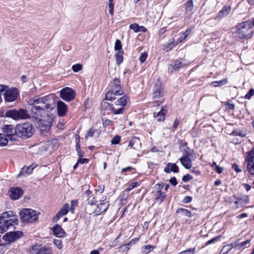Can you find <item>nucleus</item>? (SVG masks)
<instances>
[{
    "mask_svg": "<svg viewBox=\"0 0 254 254\" xmlns=\"http://www.w3.org/2000/svg\"><path fill=\"white\" fill-rule=\"evenodd\" d=\"M51 101L49 96H44L31 100L32 102L30 104L32 106L31 109L32 118L45 126L46 128L50 127L52 123V119L46 111V110H51L53 108L50 104Z\"/></svg>",
    "mask_w": 254,
    "mask_h": 254,
    "instance_id": "1",
    "label": "nucleus"
},
{
    "mask_svg": "<svg viewBox=\"0 0 254 254\" xmlns=\"http://www.w3.org/2000/svg\"><path fill=\"white\" fill-rule=\"evenodd\" d=\"M18 220L12 211H5L0 215V233H3L17 224Z\"/></svg>",
    "mask_w": 254,
    "mask_h": 254,
    "instance_id": "2",
    "label": "nucleus"
},
{
    "mask_svg": "<svg viewBox=\"0 0 254 254\" xmlns=\"http://www.w3.org/2000/svg\"><path fill=\"white\" fill-rule=\"evenodd\" d=\"M17 137L26 139L30 137L34 132L33 125L29 122L17 124L16 125Z\"/></svg>",
    "mask_w": 254,
    "mask_h": 254,
    "instance_id": "3",
    "label": "nucleus"
},
{
    "mask_svg": "<svg viewBox=\"0 0 254 254\" xmlns=\"http://www.w3.org/2000/svg\"><path fill=\"white\" fill-rule=\"evenodd\" d=\"M20 219L23 222L32 223L37 220L38 215L36 211L24 209L19 212Z\"/></svg>",
    "mask_w": 254,
    "mask_h": 254,
    "instance_id": "4",
    "label": "nucleus"
},
{
    "mask_svg": "<svg viewBox=\"0 0 254 254\" xmlns=\"http://www.w3.org/2000/svg\"><path fill=\"white\" fill-rule=\"evenodd\" d=\"M75 91L70 87H64L60 92V97L66 102L73 100L75 97Z\"/></svg>",
    "mask_w": 254,
    "mask_h": 254,
    "instance_id": "5",
    "label": "nucleus"
},
{
    "mask_svg": "<svg viewBox=\"0 0 254 254\" xmlns=\"http://www.w3.org/2000/svg\"><path fill=\"white\" fill-rule=\"evenodd\" d=\"M245 161L248 172L250 174L254 175V148L247 153Z\"/></svg>",
    "mask_w": 254,
    "mask_h": 254,
    "instance_id": "6",
    "label": "nucleus"
},
{
    "mask_svg": "<svg viewBox=\"0 0 254 254\" xmlns=\"http://www.w3.org/2000/svg\"><path fill=\"white\" fill-rule=\"evenodd\" d=\"M163 88L160 85L155 84L154 87L153 99L154 102L157 103V105H159L163 102L162 100H159V99L163 96Z\"/></svg>",
    "mask_w": 254,
    "mask_h": 254,
    "instance_id": "7",
    "label": "nucleus"
},
{
    "mask_svg": "<svg viewBox=\"0 0 254 254\" xmlns=\"http://www.w3.org/2000/svg\"><path fill=\"white\" fill-rule=\"evenodd\" d=\"M23 235V232L20 231L10 232L2 236V239L4 241L13 242L21 238Z\"/></svg>",
    "mask_w": 254,
    "mask_h": 254,
    "instance_id": "8",
    "label": "nucleus"
},
{
    "mask_svg": "<svg viewBox=\"0 0 254 254\" xmlns=\"http://www.w3.org/2000/svg\"><path fill=\"white\" fill-rule=\"evenodd\" d=\"M18 92L16 88H12L8 89L4 92V99L5 102H12L15 101L18 96Z\"/></svg>",
    "mask_w": 254,
    "mask_h": 254,
    "instance_id": "9",
    "label": "nucleus"
},
{
    "mask_svg": "<svg viewBox=\"0 0 254 254\" xmlns=\"http://www.w3.org/2000/svg\"><path fill=\"white\" fill-rule=\"evenodd\" d=\"M163 187L164 185L163 184H157L154 187V189L156 190V191H154L155 199L160 203L163 201L166 196V194L162 191Z\"/></svg>",
    "mask_w": 254,
    "mask_h": 254,
    "instance_id": "10",
    "label": "nucleus"
},
{
    "mask_svg": "<svg viewBox=\"0 0 254 254\" xmlns=\"http://www.w3.org/2000/svg\"><path fill=\"white\" fill-rule=\"evenodd\" d=\"M31 250L35 254H52V250L50 248L37 244L32 246Z\"/></svg>",
    "mask_w": 254,
    "mask_h": 254,
    "instance_id": "11",
    "label": "nucleus"
},
{
    "mask_svg": "<svg viewBox=\"0 0 254 254\" xmlns=\"http://www.w3.org/2000/svg\"><path fill=\"white\" fill-rule=\"evenodd\" d=\"M103 200L102 202L96 205V207L93 209V213L95 215H99L102 212L106 211L109 206V203L108 201H104L106 199V197H103Z\"/></svg>",
    "mask_w": 254,
    "mask_h": 254,
    "instance_id": "12",
    "label": "nucleus"
},
{
    "mask_svg": "<svg viewBox=\"0 0 254 254\" xmlns=\"http://www.w3.org/2000/svg\"><path fill=\"white\" fill-rule=\"evenodd\" d=\"M2 132L6 135V137L17 136V130H16V126L12 125H5L2 127Z\"/></svg>",
    "mask_w": 254,
    "mask_h": 254,
    "instance_id": "13",
    "label": "nucleus"
},
{
    "mask_svg": "<svg viewBox=\"0 0 254 254\" xmlns=\"http://www.w3.org/2000/svg\"><path fill=\"white\" fill-rule=\"evenodd\" d=\"M111 90H114L115 94L121 95L123 94V91L121 89L120 80L117 77L114 78L113 80L110 83Z\"/></svg>",
    "mask_w": 254,
    "mask_h": 254,
    "instance_id": "14",
    "label": "nucleus"
},
{
    "mask_svg": "<svg viewBox=\"0 0 254 254\" xmlns=\"http://www.w3.org/2000/svg\"><path fill=\"white\" fill-rule=\"evenodd\" d=\"M87 204L85 207L86 212L89 214H91L93 213V209L96 207L95 197L91 195L87 198Z\"/></svg>",
    "mask_w": 254,
    "mask_h": 254,
    "instance_id": "15",
    "label": "nucleus"
},
{
    "mask_svg": "<svg viewBox=\"0 0 254 254\" xmlns=\"http://www.w3.org/2000/svg\"><path fill=\"white\" fill-rule=\"evenodd\" d=\"M23 190L20 188H12L9 191V195L11 199H18L23 194Z\"/></svg>",
    "mask_w": 254,
    "mask_h": 254,
    "instance_id": "16",
    "label": "nucleus"
},
{
    "mask_svg": "<svg viewBox=\"0 0 254 254\" xmlns=\"http://www.w3.org/2000/svg\"><path fill=\"white\" fill-rule=\"evenodd\" d=\"M37 166V165L35 163H33L31 165L27 167L24 166L20 170L18 177H19L21 176H27L30 175L32 172L33 169Z\"/></svg>",
    "mask_w": 254,
    "mask_h": 254,
    "instance_id": "17",
    "label": "nucleus"
},
{
    "mask_svg": "<svg viewBox=\"0 0 254 254\" xmlns=\"http://www.w3.org/2000/svg\"><path fill=\"white\" fill-rule=\"evenodd\" d=\"M69 209V205L68 203L65 204L58 212V213L55 216L53 219V222H57L60 217L66 215Z\"/></svg>",
    "mask_w": 254,
    "mask_h": 254,
    "instance_id": "18",
    "label": "nucleus"
},
{
    "mask_svg": "<svg viewBox=\"0 0 254 254\" xmlns=\"http://www.w3.org/2000/svg\"><path fill=\"white\" fill-rule=\"evenodd\" d=\"M57 110L59 116L63 117L66 114L67 106L63 101H59L57 102Z\"/></svg>",
    "mask_w": 254,
    "mask_h": 254,
    "instance_id": "19",
    "label": "nucleus"
},
{
    "mask_svg": "<svg viewBox=\"0 0 254 254\" xmlns=\"http://www.w3.org/2000/svg\"><path fill=\"white\" fill-rule=\"evenodd\" d=\"M191 156H182L179 160L183 167L186 169H190L192 167V162L190 158Z\"/></svg>",
    "mask_w": 254,
    "mask_h": 254,
    "instance_id": "20",
    "label": "nucleus"
},
{
    "mask_svg": "<svg viewBox=\"0 0 254 254\" xmlns=\"http://www.w3.org/2000/svg\"><path fill=\"white\" fill-rule=\"evenodd\" d=\"M30 117L29 114L27 111L23 109H20L16 110V118L17 121L26 120L29 119Z\"/></svg>",
    "mask_w": 254,
    "mask_h": 254,
    "instance_id": "21",
    "label": "nucleus"
},
{
    "mask_svg": "<svg viewBox=\"0 0 254 254\" xmlns=\"http://www.w3.org/2000/svg\"><path fill=\"white\" fill-rule=\"evenodd\" d=\"M231 8V6L225 5L223 6L222 9L218 13V14L215 19L216 20H219L221 18L226 16L230 13Z\"/></svg>",
    "mask_w": 254,
    "mask_h": 254,
    "instance_id": "22",
    "label": "nucleus"
},
{
    "mask_svg": "<svg viewBox=\"0 0 254 254\" xmlns=\"http://www.w3.org/2000/svg\"><path fill=\"white\" fill-rule=\"evenodd\" d=\"M100 134V130L99 129H96L93 127H92L87 131L85 135V138L86 140H87L89 137H98Z\"/></svg>",
    "mask_w": 254,
    "mask_h": 254,
    "instance_id": "23",
    "label": "nucleus"
},
{
    "mask_svg": "<svg viewBox=\"0 0 254 254\" xmlns=\"http://www.w3.org/2000/svg\"><path fill=\"white\" fill-rule=\"evenodd\" d=\"M54 234L58 237H64L65 236L64 231L58 224L55 225L52 228Z\"/></svg>",
    "mask_w": 254,
    "mask_h": 254,
    "instance_id": "24",
    "label": "nucleus"
},
{
    "mask_svg": "<svg viewBox=\"0 0 254 254\" xmlns=\"http://www.w3.org/2000/svg\"><path fill=\"white\" fill-rule=\"evenodd\" d=\"M164 171L167 173H170L171 172L176 173L179 172V168L175 163H169L164 168Z\"/></svg>",
    "mask_w": 254,
    "mask_h": 254,
    "instance_id": "25",
    "label": "nucleus"
},
{
    "mask_svg": "<svg viewBox=\"0 0 254 254\" xmlns=\"http://www.w3.org/2000/svg\"><path fill=\"white\" fill-rule=\"evenodd\" d=\"M141 143L139 138L133 137L130 141L128 146L133 147L134 149H137L141 146Z\"/></svg>",
    "mask_w": 254,
    "mask_h": 254,
    "instance_id": "26",
    "label": "nucleus"
},
{
    "mask_svg": "<svg viewBox=\"0 0 254 254\" xmlns=\"http://www.w3.org/2000/svg\"><path fill=\"white\" fill-rule=\"evenodd\" d=\"M253 25H252L250 21H246L242 22L237 26L238 29L240 30H246V31L251 29Z\"/></svg>",
    "mask_w": 254,
    "mask_h": 254,
    "instance_id": "27",
    "label": "nucleus"
},
{
    "mask_svg": "<svg viewBox=\"0 0 254 254\" xmlns=\"http://www.w3.org/2000/svg\"><path fill=\"white\" fill-rule=\"evenodd\" d=\"M187 64V63L185 61V60H184L183 59H180L179 60H177L175 61L174 63L173 64L172 66L174 69L177 70Z\"/></svg>",
    "mask_w": 254,
    "mask_h": 254,
    "instance_id": "28",
    "label": "nucleus"
},
{
    "mask_svg": "<svg viewBox=\"0 0 254 254\" xmlns=\"http://www.w3.org/2000/svg\"><path fill=\"white\" fill-rule=\"evenodd\" d=\"M124 51L123 50H120L117 52V53L115 55L116 64L118 65H120L121 63H123L124 58H123Z\"/></svg>",
    "mask_w": 254,
    "mask_h": 254,
    "instance_id": "29",
    "label": "nucleus"
},
{
    "mask_svg": "<svg viewBox=\"0 0 254 254\" xmlns=\"http://www.w3.org/2000/svg\"><path fill=\"white\" fill-rule=\"evenodd\" d=\"M127 97L126 96H124L120 98L115 102L116 106H121L124 107L126 105L127 102Z\"/></svg>",
    "mask_w": 254,
    "mask_h": 254,
    "instance_id": "30",
    "label": "nucleus"
},
{
    "mask_svg": "<svg viewBox=\"0 0 254 254\" xmlns=\"http://www.w3.org/2000/svg\"><path fill=\"white\" fill-rule=\"evenodd\" d=\"M5 117L11 118L15 121H17L16 110L10 109L7 110L5 113Z\"/></svg>",
    "mask_w": 254,
    "mask_h": 254,
    "instance_id": "31",
    "label": "nucleus"
},
{
    "mask_svg": "<svg viewBox=\"0 0 254 254\" xmlns=\"http://www.w3.org/2000/svg\"><path fill=\"white\" fill-rule=\"evenodd\" d=\"M176 212L177 213L181 214V215L183 216H187L189 217H190L191 216V214L190 211L183 208H178Z\"/></svg>",
    "mask_w": 254,
    "mask_h": 254,
    "instance_id": "32",
    "label": "nucleus"
},
{
    "mask_svg": "<svg viewBox=\"0 0 254 254\" xmlns=\"http://www.w3.org/2000/svg\"><path fill=\"white\" fill-rule=\"evenodd\" d=\"M117 95H118L115 94L114 90H112L111 89L107 93H106L105 95V99L106 100L113 101V100L115 99V96Z\"/></svg>",
    "mask_w": 254,
    "mask_h": 254,
    "instance_id": "33",
    "label": "nucleus"
},
{
    "mask_svg": "<svg viewBox=\"0 0 254 254\" xmlns=\"http://www.w3.org/2000/svg\"><path fill=\"white\" fill-rule=\"evenodd\" d=\"M8 142L7 137L6 135L3 133H0V146H6Z\"/></svg>",
    "mask_w": 254,
    "mask_h": 254,
    "instance_id": "34",
    "label": "nucleus"
},
{
    "mask_svg": "<svg viewBox=\"0 0 254 254\" xmlns=\"http://www.w3.org/2000/svg\"><path fill=\"white\" fill-rule=\"evenodd\" d=\"M227 79L225 78L220 81H215L211 83V85L213 87H216L221 86L227 83Z\"/></svg>",
    "mask_w": 254,
    "mask_h": 254,
    "instance_id": "35",
    "label": "nucleus"
},
{
    "mask_svg": "<svg viewBox=\"0 0 254 254\" xmlns=\"http://www.w3.org/2000/svg\"><path fill=\"white\" fill-rule=\"evenodd\" d=\"M165 113L166 111L162 109L157 114L156 116H154V117L157 118L158 121H163L165 119Z\"/></svg>",
    "mask_w": 254,
    "mask_h": 254,
    "instance_id": "36",
    "label": "nucleus"
},
{
    "mask_svg": "<svg viewBox=\"0 0 254 254\" xmlns=\"http://www.w3.org/2000/svg\"><path fill=\"white\" fill-rule=\"evenodd\" d=\"M250 240H248L244 242L239 243V240L237 241V245L235 246L236 250H240L242 247H246L247 245H249L250 243Z\"/></svg>",
    "mask_w": 254,
    "mask_h": 254,
    "instance_id": "37",
    "label": "nucleus"
},
{
    "mask_svg": "<svg viewBox=\"0 0 254 254\" xmlns=\"http://www.w3.org/2000/svg\"><path fill=\"white\" fill-rule=\"evenodd\" d=\"M183 153V156H191L193 150L189 147H186L180 149Z\"/></svg>",
    "mask_w": 254,
    "mask_h": 254,
    "instance_id": "38",
    "label": "nucleus"
},
{
    "mask_svg": "<svg viewBox=\"0 0 254 254\" xmlns=\"http://www.w3.org/2000/svg\"><path fill=\"white\" fill-rule=\"evenodd\" d=\"M102 107L105 110H108L112 111L113 110V105L110 104L109 103L106 101H103L101 104Z\"/></svg>",
    "mask_w": 254,
    "mask_h": 254,
    "instance_id": "39",
    "label": "nucleus"
},
{
    "mask_svg": "<svg viewBox=\"0 0 254 254\" xmlns=\"http://www.w3.org/2000/svg\"><path fill=\"white\" fill-rule=\"evenodd\" d=\"M155 248V247L152 245H146L142 248V251L143 253L146 254H148L152 250H153Z\"/></svg>",
    "mask_w": 254,
    "mask_h": 254,
    "instance_id": "40",
    "label": "nucleus"
},
{
    "mask_svg": "<svg viewBox=\"0 0 254 254\" xmlns=\"http://www.w3.org/2000/svg\"><path fill=\"white\" fill-rule=\"evenodd\" d=\"M232 134L234 135H238L240 136L241 137H245L247 134V132L246 130H234L232 132Z\"/></svg>",
    "mask_w": 254,
    "mask_h": 254,
    "instance_id": "41",
    "label": "nucleus"
},
{
    "mask_svg": "<svg viewBox=\"0 0 254 254\" xmlns=\"http://www.w3.org/2000/svg\"><path fill=\"white\" fill-rule=\"evenodd\" d=\"M191 29H187L179 38V41L181 42L184 40L187 36L190 34Z\"/></svg>",
    "mask_w": 254,
    "mask_h": 254,
    "instance_id": "42",
    "label": "nucleus"
},
{
    "mask_svg": "<svg viewBox=\"0 0 254 254\" xmlns=\"http://www.w3.org/2000/svg\"><path fill=\"white\" fill-rule=\"evenodd\" d=\"M247 31L246 30H240L238 29V36L241 39H244L246 37V32Z\"/></svg>",
    "mask_w": 254,
    "mask_h": 254,
    "instance_id": "43",
    "label": "nucleus"
},
{
    "mask_svg": "<svg viewBox=\"0 0 254 254\" xmlns=\"http://www.w3.org/2000/svg\"><path fill=\"white\" fill-rule=\"evenodd\" d=\"M124 111V107H121L118 109H115V108L113 107V110H112L113 113L115 115L122 114L123 113Z\"/></svg>",
    "mask_w": 254,
    "mask_h": 254,
    "instance_id": "44",
    "label": "nucleus"
},
{
    "mask_svg": "<svg viewBox=\"0 0 254 254\" xmlns=\"http://www.w3.org/2000/svg\"><path fill=\"white\" fill-rule=\"evenodd\" d=\"M195 248H190L180 253L179 254H194L195 253Z\"/></svg>",
    "mask_w": 254,
    "mask_h": 254,
    "instance_id": "45",
    "label": "nucleus"
},
{
    "mask_svg": "<svg viewBox=\"0 0 254 254\" xmlns=\"http://www.w3.org/2000/svg\"><path fill=\"white\" fill-rule=\"evenodd\" d=\"M53 243L59 249H62L63 247L62 241L61 240L55 239L54 240Z\"/></svg>",
    "mask_w": 254,
    "mask_h": 254,
    "instance_id": "46",
    "label": "nucleus"
},
{
    "mask_svg": "<svg viewBox=\"0 0 254 254\" xmlns=\"http://www.w3.org/2000/svg\"><path fill=\"white\" fill-rule=\"evenodd\" d=\"M186 9L187 11H191L193 9V2L192 0H189L186 3Z\"/></svg>",
    "mask_w": 254,
    "mask_h": 254,
    "instance_id": "47",
    "label": "nucleus"
},
{
    "mask_svg": "<svg viewBox=\"0 0 254 254\" xmlns=\"http://www.w3.org/2000/svg\"><path fill=\"white\" fill-rule=\"evenodd\" d=\"M122 44H121V42L120 41V40L117 39L116 40V42H115V50L116 51H120V50H122Z\"/></svg>",
    "mask_w": 254,
    "mask_h": 254,
    "instance_id": "48",
    "label": "nucleus"
},
{
    "mask_svg": "<svg viewBox=\"0 0 254 254\" xmlns=\"http://www.w3.org/2000/svg\"><path fill=\"white\" fill-rule=\"evenodd\" d=\"M139 25L136 23H133L129 25L130 29L132 30L134 32H138Z\"/></svg>",
    "mask_w": 254,
    "mask_h": 254,
    "instance_id": "49",
    "label": "nucleus"
},
{
    "mask_svg": "<svg viewBox=\"0 0 254 254\" xmlns=\"http://www.w3.org/2000/svg\"><path fill=\"white\" fill-rule=\"evenodd\" d=\"M121 140V137L119 135H116L113 137L111 140V143L113 144H118L119 143Z\"/></svg>",
    "mask_w": 254,
    "mask_h": 254,
    "instance_id": "50",
    "label": "nucleus"
},
{
    "mask_svg": "<svg viewBox=\"0 0 254 254\" xmlns=\"http://www.w3.org/2000/svg\"><path fill=\"white\" fill-rule=\"evenodd\" d=\"M254 95V89H251L249 92L246 94L245 98L246 99L250 100L251 97Z\"/></svg>",
    "mask_w": 254,
    "mask_h": 254,
    "instance_id": "51",
    "label": "nucleus"
},
{
    "mask_svg": "<svg viewBox=\"0 0 254 254\" xmlns=\"http://www.w3.org/2000/svg\"><path fill=\"white\" fill-rule=\"evenodd\" d=\"M72 69L74 72H78L82 69V65L80 64H75L72 66Z\"/></svg>",
    "mask_w": 254,
    "mask_h": 254,
    "instance_id": "52",
    "label": "nucleus"
},
{
    "mask_svg": "<svg viewBox=\"0 0 254 254\" xmlns=\"http://www.w3.org/2000/svg\"><path fill=\"white\" fill-rule=\"evenodd\" d=\"M78 205V201L77 200H72L71 201L70 211L72 213H74V209Z\"/></svg>",
    "mask_w": 254,
    "mask_h": 254,
    "instance_id": "53",
    "label": "nucleus"
},
{
    "mask_svg": "<svg viewBox=\"0 0 254 254\" xmlns=\"http://www.w3.org/2000/svg\"><path fill=\"white\" fill-rule=\"evenodd\" d=\"M147 56H148L147 53L146 52H144L141 53V55L140 56L139 59L140 62L141 63H144L145 61V60L147 57Z\"/></svg>",
    "mask_w": 254,
    "mask_h": 254,
    "instance_id": "54",
    "label": "nucleus"
},
{
    "mask_svg": "<svg viewBox=\"0 0 254 254\" xmlns=\"http://www.w3.org/2000/svg\"><path fill=\"white\" fill-rule=\"evenodd\" d=\"M193 179V177L190 174H187L183 177L182 180L184 182H187Z\"/></svg>",
    "mask_w": 254,
    "mask_h": 254,
    "instance_id": "55",
    "label": "nucleus"
},
{
    "mask_svg": "<svg viewBox=\"0 0 254 254\" xmlns=\"http://www.w3.org/2000/svg\"><path fill=\"white\" fill-rule=\"evenodd\" d=\"M235 246H237V241H236L234 243H233L232 244H229L227 246H226L224 247L223 249H224L226 247H229V249L228 250V251H230L233 248H234L236 250Z\"/></svg>",
    "mask_w": 254,
    "mask_h": 254,
    "instance_id": "56",
    "label": "nucleus"
},
{
    "mask_svg": "<svg viewBox=\"0 0 254 254\" xmlns=\"http://www.w3.org/2000/svg\"><path fill=\"white\" fill-rule=\"evenodd\" d=\"M8 88V86L5 85L0 84V95L3 92H5Z\"/></svg>",
    "mask_w": 254,
    "mask_h": 254,
    "instance_id": "57",
    "label": "nucleus"
},
{
    "mask_svg": "<svg viewBox=\"0 0 254 254\" xmlns=\"http://www.w3.org/2000/svg\"><path fill=\"white\" fill-rule=\"evenodd\" d=\"M138 185L137 182H132L128 186V188L127 189L128 191H129L132 190L133 188H135L136 186Z\"/></svg>",
    "mask_w": 254,
    "mask_h": 254,
    "instance_id": "58",
    "label": "nucleus"
},
{
    "mask_svg": "<svg viewBox=\"0 0 254 254\" xmlns=\"http://www.w3.org/2000/svg\"><path fill=\"white\" fill-rule=\"evenodd\" d=\"M192 200V198L191 196H185L183 200V202L185 203H188L190 202H191Z\"/></svg>",
    "mask_w": 254,
    "mask_h": 254,
    "instance_id": "59",
    "label": "nucleus"
},
{
    "mask_svg": "<svg viewBox=\"0 0 254 254\" xmlns=\"http://www.w3.org/2000/svg\"><path fill=\"white\" fill-rule=\"evenodd\" d=\"M214 170L217 172V173L218 174H221L222 173L223 171V168L222 167H221L219 166H216V167H215V168L213 169Z\"/></svg>",
    "mask_w": 254,
    "mask_h": 254,
    "instance_id": "60",
    "label": "nucleus"
},
{
    "mask_svg": "<svg viewBox=\"0 0 254 254\" xmlns=\"http://www.w3.org/2000/svg\"><path fill=\"white\" fill-rule=\"evenodd\" d=\"M179 141L180 142H179V144H180V149H182V148H186V147H188V146H187V143L185 141H180L179 140Z\"/></svg>",
    "mask_w": 254,
    "mask_h": 254,
    "instance_id": "61",
    "label": "nucleus"
},
{
    "mask_svg": "<svg viewBox=\"0 0 254 254\" xmlns=\"http://www.w3.org/2000/svg\"><path fill=\"white\" fill-rule=\"evenodd\" d=\"M232 168L234 169L236 172L239 173L242 171V170L240 169L238 166V165L236 164H234L232 165Z\"/></svg>",
    "mask_w": 254,
    "mask_h": 254,
    "instance_id": "62",
    "label": "nucleus"
},
{
    "mask_svg": "<svg viewBox=\"0 0 254 254\" xmlns=\"http://www.w3.org/2000/svg\"><path fill=\"white\" fill-rule=\"evenodd\" d=\"M92 191L90 190H87L85 191V192L83 194V197L84 198H88L89 196H91Z\"/></svg>",
    "mask_w": 254,
    "mask_h": 254,
    "instance_id": "63",
    "label": "nucleus"
},
{
    "mask_svg": "<svg viewBox=\"0 0 254 254\" xmlns=\"http://www.w3.org/2000/svg\"><path fill=\"white\" fill-rule=\"evenodd\" d=\"M170 183L174 186H176L177 184V181L175 177L171 178L169 180Z\"/></svg>",
    "mask_w": 254,
    "mask_h": 254,
    "instance_id": "64",
    "label": "nucleus"
}]
</instances>
